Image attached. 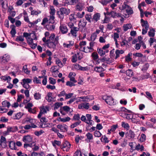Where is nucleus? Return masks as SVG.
Here are the masks:
<instances>
[{"mask_svg":"<svg viewBox=\"0 0 156 156\" xmlns=\"http://www.w3.org/2000/svg\"><path fill=\"white\" fill-rule=\"evenodd\" d=\"M102 99L105 100L106 103L109 105H115L113 99L111 97L105 95L102 97Z\"/></svg>","mask_w":156,"mask_h":156,"instance_id":"1","label":"nucleus"},{"mask_svg":"<svg viewBox=\"0 0 156 156\" xmlns=\"http://www.w3.org/2000/svg\"><path fill=\"white\" fill-rule=\"evenodd\" d=\"M60 11L61 12V16L60 17L62 19L64 18V15H68L70 12V10L67 8L62 7L60 8Z\"/></svg>","mask_w":156,"mask_h":156,"instance_id":"2","label":"nucleus"},{"mask_svg":"<svg viewBox=\"0 0 156 156\" xmlns=\"http://www.w3.org/2000/svg\"><path fill=\"white\" fill-rule=\"evenodd\" d=\"M58 37H56L55 40L54 41H47V45L48 47L50 48H55L56 45L58 43Z\"/></svg>","mask_w":156,"mask_h":156,"instance_id":"3","label":"nucleus"},{"mask_svg":"<svg viewBox=\"0 0 156 156\" xmlns=\"http://www.w3.org/2000/svg\"><path fill=\"white\" fill-rule=\"evenodd\" d=\"M84 3L82 1H79L76 6L75 9L76 10L81 11L84 8Z\"/></svg>","mask_w":156,"mask_h":156,"instance_id":"4","label":"nucleus"},{"mask_svg":"<svg viewBox=\"0 0 156 156\" xmlns=\"http://www.w3.org/2000/svg\"><path fill=\"white\" fill-rule=\"evenodd\" d=\"M79 29V28L76 27H74L71 29L70 32L72 34V36L73 38H76L77 36V32L78 31Z\"/></svg>","mask_w":156,"mask_h":156,"instance_id":"5","label":"nucleus"},{"mask_svg":"<svg viewBox=\"0 0 156 156\" xmlns=\"http://www.w3.org/2000/svg\"><path fill=\"white\" fill-rule=\"evenodd\" d=\"M27 39L28 44L30 45L32 48H35L37 46V44L33 43V39L30 37H28Z\"/></svg>","mask_w":156,"mask_h":156,"instance_id":"6","label":"nucleus"},{"mask_svg":"<svg viewBox=\"0 0 156 156\" xmlns=\"http://www.w3.org/2000/svg\"><path fill=\"white\" fill-rule=\"evenodd\" d=\"M57 127L58 129H59L62 132H65L67 130V126L64 124L58 125L57 126Z\"/></svg>","mask_w":156,"mask_h":156,"instance_id":"7","label":"nucleus"},{"mask_svg":"<svg viewBox=\"0 0 156 156\" xmlns=\"http://www.w3.org/2000/svg\"><path fill=\"white\" fill-rule=\"evenodd\" d=\"M6 140L5 137L3 136L1 137L0 139V145L2 148H5L6 146Z\"/></svg>","mask_w":156,"mask_h":156,"instance_id":"8","label":"nucleus"},{"mask_svg":"<svg viewBox=\"0 0 156 156\" xmlns=\"http://www.w3.org/2000/svg\"><path fill=\"white\" fill-rule=\"evenodd\" d=\"M32 137L30 135H27L23 136V140L25 143H29L32 141Z\"/></svg>","mask_w":156,"mask_h":156,"instance_id":"9","label":"nucleus"},{"mask_svg":"<svg viewBox=\"0 0 156 156\" xmlns=\"http://www.w3.org/2000/svg\"><path fill=\"white\" fill-rule=\"evenodd\" d=\"M60 31L63 34L66 33L68 31L67 27L64 25H61L59 27Z\"/></svg>","mask_w":156,"mask_h":156,"instance_id":"10","label":"nucleus"},{"mask_svg":"<svg viewBox=\"0 0 156 156\" xmlns=\"http://www.w3.org/2000/svg\"><path fill=\"white\" fill-rule=\"evenodd\" d=\"M90 105L89 103L85 102L79 105L78 108L79 109L85 108L88 109L89 108Z\"/></svg>","mask_w":156,"mask_h":156,"instance_id":"11","label":"nucleus"},{"mask_svg":"<svg viewBox=\"0 0 156 156\" xmlns=\"http://www.w3.org/2000/svg\"><path fill=\"white\" fill-rule=\"evenodd\" d=\"M9 59V55H4L3 56L0 57V62L3 63L7 62Z\"/></svg>","mask_w":156,"mask_h":156,"instance_id":"12","label":"nucleus"},{"mask_svg":"<svg viewBox=\"0 0 156 156\" xmlns=\"http://www.w3.org/2000/svg\"><path fill=\"white\" fill-rule=\"evenodd\" d=\"M87 22L84 19L81 20L79 23L78 26L80 28H84L86 25Z\"/></svg>","mask_w":156,"mask_h":156,"instance_id":"13","label":"nucleus"},{"mask_svg":"<svg viewBox=\"0 0 156 156\" xmlns=\"http://www.w3.org/2000/svg\"><path fill=\"white\" fill-rule=\"evenodd\" d=\"M101 16L100 14L97 13L95 14L92 17L93 22H96L100 20Z\"/></svg>","mask_w":156,"mask_h":156,"instance_id":"14","label":"nucleus"},{"mask_svg":"<svg viewBox=\"0 0 156 156\" xmlns=\"http://www.w3.org/2000/svg\"><path fill=\"white\" fill-rule=\"evenodd\" d=\"M56 66H53L51 68V71L53 73L52 75L54 77H56V76L55 75V73H58L59 72L57 69H56Z\"/></svg>","mask_w":156,"mask_h":156,"instance_id":"15","label":"nucleus"},{"mask_svg":"<svg viewBox=\"0 0 156 156\" xmlns=\"http://www.w3.org/2000/svg\"><path fill=\"white\" fill-rule=\"evenodd\" d=\"M127 136L130 139H133L135 136V134L134 132L131 130H129L127 133Z\"/></svg>","mask_w":156,"mask_h":156,"instance_id":"16","label":"nucleus"},{"mask_svg":"<svg viewBox=\"0 0 156 156\" xmlns=\"http://www.w3.org/2000/svg\"><path fill=\"white\" fill-rule=\"evenodd\" d=\"M9 147L12 150H18V149L16 146L15 143L13 141H11L9 143Z\"/></svg>","mask_w":156,"mask_h":156,"instance_id":"17","label":"nucleus"},{"mask_svg":"<svg viewBox=\"0 0 156 156\" xmlns=\"http://www.w3.org/2000/svg\"><path fill=\"white\" fill-rule=\"evenodd\" d=\"M98 51L101 56H103L105 54V53L108 52V50H104L102 48H100L98 49Z\"/></svg>","mask_w":156,"mask_h":156,"instance_id":"18","label":"nucleus"},{"mask_svg":"<svg viewBox=\"0 0 156 156\" xmlns=\"http://www.w3.org/2000/svg\"><path fill=\"white\" fill-rule=\"evenodd\" d=\"M141 23L142 27H144L145 28L148 29L149 27V25L147 21H145L143 19H141Z\"/></svg>","mask_w":156,"mask_h":156,"instance_id":"19","label":"nucleus"},{"mask_svg":"<svg viewBox=\"0 0 156 156\" xmlns=\"http://www.w3.org/2000/svg\"><path fill=\"white\" fill-rule=\"evenodd\" d=\"M55 26L53 24H49L46 26V28L49 31H53L54 30Z\"/></svg>","mask_w":156,"mask_h":156,"instance_id":"20","label":"nucleus"},{"mask_svg":"<svg viewBox=\"0 0 156 156\" xmlns=\"http://www.w3.org/2000/svg\"><path fill=\"white\" fill-rule=\"evenodd\" d=\"M69 44H66L64 43L63 44V46L64 48H71V47L73 45L74 43L71 41H69Z\"/></svg>","mask_w":156,"mask_h":156,"instance_id":"21","label":"nucleus"},{"mask_svg":"<svg viewBox=\"0 0 156 156\" xmlns=\"http://www.w3.org/2000/svg\"><path fill=\"white\" fill-rule=\"evenodd\" d=\"M49 111V108L47 106H43L41 107L40 111L43 114L46 113L47 111Z\"/></svg>","mask_w":156,"mask_h":156,"instance_id":"22","label":"nucleus"},{"mask_svg":"<svg viewBox=\"0 0 156 156\" xmlns=\"http://www.w3.org/2000/svg\"><path fill=\"white\" fill-rule=\"evenodd\" d=\"M132 27V25L130 23L124 25L123 26V30L124 31H127L128 29H130Z\"/></svg>","mask_w":156,"mask_h":156,"instance_id":"23","label":"nucleus"},{"mask_svg":"<svg viewBox=\"0 0 156 156\" xmlns=\"http://www.w3.org/2000/svg\"><path fill=\"white\" fill-rule=\"evenodd\" d=\"M86 19L89 23L93 22L92 18L90 14H86L85 16Z\"/></svg>","mask_w":156,"mask_h":156,"instance_id":"24","label":"nucleus"},{"mask_svg":"<svg viewBox=\"0 0 156 156\" xmlns=\"http://www.w3.org/2000/svg\"><path fill=\"white\" fill-rule=\"evenodd\" d=\"M52 93L49 92L48 93L47 96L46 97V99L48 101L51 102L52 101L53 99L52 97Z\"/></svg>","mask_w":156,"mask_h":156,"instance_id":"25","label":"nucleus"},{"mask_svg":"<svg viewBox=\"0 0 156 156\" xmlns=\"http://www.w3.org/2000/svg\"><path fill=\"white\" fill-rule=\"evenodd\" d=\"M11 30L10 31L12 37H14L15 34H16V31L15 29V27L14 25H12L11 26Z\"/></svg>","mask_w":156,"mask_h":156,"instance_id":"26","label":"nucleus"},{"mask_svg":"<svg viewBox=\"0 0 156 156\" xmlns=\"http://www.w3.org/2000/svg\"><path fill=\"white\" fill-rule=\"evenodd\" d=\"M2 105L3 107H7L9 108V106L11 105V104L9 102L7 101H5L2 102Z\"/></svg>","mask_w":156,"mask_h":156,"instance_id":"27","label":"nucleus"},{"mask_svg":"<svg viewBox=\"0 0 156 156\" xmlns=\"http://www.w3.org/2000/svg\"><path fill=\"white\" fill-rule=\"evenodd\" d=\"M124 52V51L123 50H117L115 52L116 54V56L115 58V59H117L119 57V55L120 54H122Z\"/></svg>","mask_w":156,"mask_h":156,"instance_id":"28","label":"nucleus"},{"mask_svg":"<svg viewBox=\"0 0 156 156\" xmlns=\"http://www.w3.org/2000/svg\"><path fill=\"white\" fill-rule=\"evenodd\" d=\"M0 78L2 80L7 81V82L10 81L11 79V78L9 76H2L0 77Z\"/></svg>","mask_w":156,"mask_h":156,"instance_id":"29","label":"nucleus"},{"mask_svg":"<svg viewBox=\"0 0 156 156\" xmlns=\"http://www.w3.org/2000/svg\"><path fill=\"white\" fill-rule=\"evenodd\" d=\"M55 34H52L49 37V39L47 40V41H54L55 40L56 37L55 38Z\"/></svg>","mask_w":156,"mask_h":156,"instance_id":"30","label":"nucleus"},{"mask_svg":"<svg viewBox=\"0 0 156 156\" xmlns=\"http://www.w3.org/2000/svg\"><path fill=\"white\" fill-rule=\"evenodd\" d=\"M155 30L154 29H150V30L148 32V35L150 37H153L154 36Z\"/></svg>","mask_w":156,"mask_h":156,"instance_id":"31","label":"nucleus"},{"mask_svg":"<svg viewBox=\"0 0 156 156\" xmlns=\"http://www.w3.org/2000/svg\"><path fill=\"white\" fill-rule=\"evenodd\" d=\"M122 126L124 128L126 129L127 130H129V126L128 123H125L124 122H122Z\"/></svg>","mask_w":156,"mask_h":156,"instance_id":"32","label":"nucleus"},{"mask_svg":"<svg viewBox=\"0 0 156 156\" xmlns=\"http://www.w3.org/2000/svg\"><path fill=\"white\" fill-rule=\"evenodd\" d=\"M126 73L127 76L131 77L133 75V72L130 69H129L126 72Z\"/></svg>","mask_w":156,"mask_h":156,"instance_id":"33","label":"nucleus"},{"mask_svg":"<svg viewBox=\"0 0 156 156\" xmlns=\"http://www.w3.org/2000/svg\"><path fill=\"white\" fill-rule=\"evenodd\" d=\"M126 11L128 15H130L133 13V11L132 8L130 6L126 9Z\"/></svg>","mask_w":156,"mask_h":156,"instance_id":"34","label":"nucleus"},{"mask_svg":"<svg viewBox=\"0 0 156 156\" xmlns=\"http://www.w3.org/2000/svg\"><path fill=\"white\" fill-rule=\"evenodd\" d=\"M34 98L36 100H39L41 98V94L39 93H36L34 94Z\"/></svg>","mask_w":156,"mask_h":156,"instance_id":"35","label":"nucleus"},{"mask_svg":"<svg viewBox=\"0 0 156 156\" xmlns=\"http://www.w3.org/2000/svg\"><path fill=\"white\" fill-rule=\"evenodd\" d=\"M107 36L104 35L103 37H100L99 39V41L101 43H104L105 42V39L106 38Z\"/></svg>","mask_w":156,"mask_h":156,"instance_id":"36","label":"nucleus"},{"mask_svg":"<svg viewBox=\"0 0 156 156\" xmlns=\"http://www.w3.org/2000/svg\"><path fill=\"white\" fill-rule=\"evenodd\" d=\"M81 123V121H80L76 122L74 123L73 124H72L70 126V127L71 128H73L79 125Z\"/></svg>","mask_w":156,"mask_h":156,"instance_id":"37","label":"nucleus"},{"mask_svg":"<svg viewBox=\"0 0 156 156\" xmlns=\"http://www.w3.org/2000/svg\"><path fill=\"white\" fill-rule=\"evenodd\" d=\"M86 136L87 137V138L88 140L89 141L90 140H92L93 139V136L92 134L90 133H88L86 134Z\"/></svg>","mask_w":156,"mask_h":156,"instance_id":"38","label":"nucleus"},{"mask_svg":"<svg viewBox=\"0 0 156 156\" xmlns=\"http://www.w3.org/2000/svg\"><path fill=\"white\" fill-rule=\"evenodd\" d=\"M80 115L79 114H77L74 115L73 119L75 121H80Z\"/></svg>","mask_w":156,"mask_h":156,"instance_id":"39","label":"nucleus"},{"mask_svg":"<svg viewBox=\"0 0 156 156\" xmlns=\"http://www.w3.org/2000/svg\"><path fill=\"white\" fill-rule=\"evenodd\" d=\"M61 144V142L59 141L55 140L54 141L52 142V144L54 147H55L56 145L59 146Z\"/></svg>","mask_w":156,"mask_h":156,"instance_id":"40","label":"nucleus"},{"mask_svg":"<svg viewBox=\"0 0 156 156\" xmlns=\"http://www.w3.org/2000/svg\"><path fill=\"white\" fill-rule=\"evenodd\" d=\"M39 4L44 7H47V3L44 0H39Z\"/></svg>","mask_w":156,"mask_h":156,"instance_id":"41","label":"nucleus"},{"mask_svg":"<svg viewBox=\"0 0 156 156\" xmlns=\"http://www.w3.org/2000/svg\"><path fill=\"white\" fill-rule=\"evenodd\" d=\"M55 10L54 8V7L51 6L50 7V11L49 13L51 15H55Z\"/></svg>","mask_w":156,"mask_h":156,"instance_id":"42","label":"nucleus"},{"mask_svg":"<svg viewBox=\"0 0 156 156\" xmlns=\"http://www.w3.org/2000/svg\"><path fill=\"white\" fill-rule=\"evenodd\" d=\"M71 145V144L68 142H66L64 143H63L62 146V149H65L67 146Z\"/></svg>","mask_w":156,"mask_h":156,"instance_id":"43","label":"nucleus"},{"mask_svg":"<svg viewBox=\"0 0 156 156\" xmlns=\"http://www.w3.org/2000/svg\"><path fill=\"white\" fill-rule=\"evenodd\" d=\"M146 136L144 134H142L140 136V142H142L145 141L146 140Z\"/></svg>","mask_w":156,"mask_h":156,"instance_id":"44","label":"nucleus"},{"mask_svg":"<svg viewBox=\"0 0 156 156\" xmlns=\"http://www.w3.org/2000/svg\"><path fill=\"white\" fill-rule=\"evenodd\" d=\"M94 70L96 72H101L104 71V69L101 66L97 67L94 68Z\"/></svg>","mask_w":156,"mask_h":156,"instance_id":"45","label":"nucleus"},{"mask_svg":"<svg viewBox=\"0 0 156 156\" xmlns=\"http://www.w3.org/2000/svg\"><path fill=\"white\" fill-rule=\"evenodd\" d=\"M112 0H101V3L103 5H106L108 3L110 2Z\"/></svg>","mask_w":156,"mask_h":156,"instance_id":"46","label":"nucleus"},{"mask_svg":"<svg viewBox=\"0 0 156 156\" xmlns=\"http://www.w3.org/2000/svg\"><path fill=\"white\" fill-rule=\"evenodd\" d=\"M128 1L126 0V2H124L123 4V5H122V9H127L129 6L128 5H127V2H128Z\"/></svg>","mask_w":156,"mask_h":156,"instance_id":"47","label":"nucleus"},{"mask_svg":"<svg viewBox=\"0 0 156 156\" xmlns=\"http://www.w3.org/2000/svg\"><path fill=\"white\" fill-rule=\"evenodd\" d=\"M92 56L94 60H96L98 58V55L96 52L93 53L92 54Z\"/></svg>","mask_w":156,"mask_h":156,"instance_id":"48","label":"nucleus"},{"mask_svg":"<svg viewBox=\"0 0 156 156\" xmlns=\"http://www.w3.org/2000/svg\"><path fill=\"white\" fill-rule=\"evenodd\" d=\"M16 41H17L23 42L24 41L23 37L21 36H17L16 39Z\"/></svg>","mask_w":156,"mask_h":156,"instance_id":"49","label":"nucleus"},{"mask_svg":"<svg viewBox=\"0 0 156 156\" xmlns=\"http://www.w3.org/2000/svg\"><path fill=\"white\" fill-rule=\"evenodd\" d=\"M118 127V125L117 124L113 125L111 127V128L110 129V131L114 132Z\"/></svg>","mask_w":156,"mask_h":156,"instance_id":"50","label":"nucleus"},{"mask_svg":"<svg viewBox=\"0 0 156 156\" xmlns=\"http://www.w3.org/2000/svg\"><path fill=\"white\" fill-rule=\"evenodd\" d=\"M77 55L76 54H74L72 56V61L73 62H76L77 60Z\"/></svg>","mask_w":156,"mask_h":156,"instance_id":"51","label":"nucleus"},{"mask_svg":"<svg viewBox=\"0 0 156 156\" xmlns=\"http://www.w3.org/2000/svg\"><path fill=\"white\" fill-rule=\"evenodd\" d=\"M149 64L148 63H147L145 64L143 66V68L142 69V70L143 71H146L148 69L149 67Z\"/></svg>","mask_w":156,"mask_h":156,"instance_id":"52","label":"nucleus"},{"mask_svg":"<svg viewBox=\"0 0 156 156\" xmlns=\"http://www.w3.org/2000/svg\"><path fill=\"white\" fill-rule=\"evenodd\" d=\"M145 93L147 95V97L149 100H151L153 99V98L151 94L149 92L146 91V92Z\"/></svg>","mask_w":156,"mask_h":156,"instance_id":"53","label":"nucleus"},{"mask_svg":"<svg viewBox=\"0 0 156 156\" xmlns=\"http://www.w3.org/2000/svg\"><path fill=\"white\" fill-rule=\"evenodd\" d=\"M85 12H83L81 14L80 13L78 12L77 13L76 15L79 18H82Z\"/></svg>","mask_w":156,"mask_h":156,"instance_id":"54","label":"nucleus"},{"mask_svg":"<svg viewBox=\"0 0 156 156\" xmlns=\"http://www.w3.org/2000/svg\"><path fill=\"white\" fill-rule=\"evenodd\" d=\"M22 81H23L22 82L28 84L29 83H30L31 82L32 80L30 79L27 78L23 79Z\"/></svg>","mask_w":156,"mask_h":156,"instance_id":"55","label":"nucleus"},{"mask_svg":"<svg viewBox=\"0 0 156 156\" xmlns=\"http://www.w3.org/2000/svg\"><path fill=\"white\" fill-rule=\"evenodd\" d=\"M94 136L97 137H100L101 135V134L98 131H96L94 132Z\"/></svg>","mask_w":156,"mask_h":156,"instance_id":"56","label":"nucleus"},{"mask_svg":"<svg viewBox=\"0 0 156 156\" xmlns=\"http://www.w3.org/2000/svg\"><path fill=\"white\" fill-rule=\"evenodd\" d=\"M49 83L52 84L54 85L56 81L55 79L52 77L49 78Z\"/></svg>","mask_w":156,"mask_h":156,"instance_id":"57","label":"nucleus"},{"mask_svg":"<svg viewBox=\"0 0 156 156\" xmlns=\"http://www.w3.org/2000/svg\"><path fill=\"white\" fill-rule=\"evenodd\" d=\"M23 69L24 70V72L27 74H29L30 71H29L27 68V65H25L23 68Z\"/></svg>","mask_w":156,"mask_h":156,"instance_id":"58","label":"nucleus"},{"mask_svg":"<svg viewBox=\"0 0 156 156\" xmlns=\"http://www.w3.org/2000/svg\"><path fill=\"white\" fill-rule=\"evenodd\" d=\"M66 85L67 86H69L70 87H71L72 86H75V85L74 83L71 81H67L66 83Z\"/></svg>","mask_w":156,"mask_h":156,"instance_id":"59","label":"nucleus"},{"mask_svg":"<svg viewBox=\"0 0 156 156\" xmlns=\"http://www.w3.org/2000/svg\"><path fill=\"white\" fill-rule=\"evenodd\" d=\"M56 64L60 67H62L63 66V64L61 62L59 59H58L56 60Z\"/></svg>","mask_w":156,"mask_h":156,"instance_id":"60","label":"nucleus"},{"mask_svg":"<svg viewBox=\"0 0 156 156\" xmlns=\"http://www.w3.org/2000/svg\"><path fill=\"white\" fill-rule=\"evenodd\" d=\"M12 132L11 130L9 127H8L6 131H5L3 133V134L4 136H6L9 134L10 132Z\"/></svg>","mask_w":156,"mask_h":156,"instance_id":"61","label":"nucleus"},{"mask_svg":"<svg viewBox=\"0 0 156 156\" xmlns=\"http://www.w3.org/2000/svg\"><path fill=\"white\" fill-rule=\"evenodd\" d=\"M21 84L23 85V87L26 89H28L29 88L30 86L27 83H25L23 82H21Z\"/></svg>","mask_w":156,"mask_h":156,"instance_id":"62","label":"nucleus"},{"mask_svg":"<svg viewBox=\"0 0 156 156\" xmlns=\"http://www.w3.org/2000/svg\"><path fill=\"white\" fill-rule=\"evenodd\" d=\"M97 37V35L95 33H93L91 35L90 37V39L92 41L95 40Z\"/></svg>","mask_w":156,"mask_h":156,"instance_id":"63","label":"nucleus"},{"mask_svg":"<svg viewBox=\"0 0 156 156\" xmlns=\"http://www.w3.org/2000/svg\"><path fill=\"white\" fill-rule=\"evenodd\" d=\"M74 156H82L80 151L77 150L74 154Z\"/></svg>","mask_w":156,"mask_h":156,"instance_id":"64","label":"nucleus"}]
</instances>
